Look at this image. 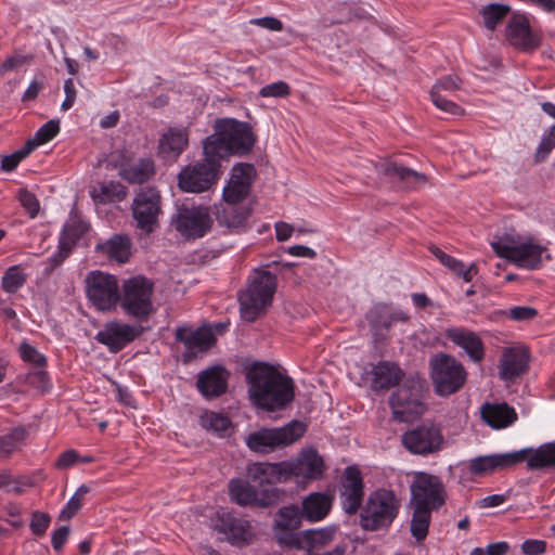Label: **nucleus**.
<instances>
[{"label":"nucleus","mask_w":555,"mask_h":555,"mask_svg":"<svg viewBox=\"0 0 555 555\" xmlns=\"http://www.w3.org/2000/svg\"><path fill=\"white\" fill-rule=\"evenodd\" d=\"M218 224L230 231L244 229L250 216V208L246 204L224 202L211 207Z\"/></svg>","instance_id":"obj_21"},{"label":"nucleus","mask_w":555,"mask_h":555,"mask_svg":"<svg viewBox=\"0 0 555 555\" xmlns=\"http://www.w3.org/2000/svg\"><path fill=\"white\" fill-rule=\"evenodd\" d=\"M221 160L215 154H207L203 147V158L183 167L177 176L178 188L185 193H204L212 189L221 176Z\"/></svg>","instance_id":"obj_4"},{"label":"nucleus","mask_w":555,"mask_h":555,"mask_svg":"<svg viewBox=\"0 0 555 555\" xmlns=\"http://www.w3.org/2000/svg\"><path fill=\"white\" fill-rule=\"evenodd\" d=\"M201 426L219 437L230 436L232 433V423L230 418L218 412H205L199 420Z\"/></svg>","instance_id":"obj_40"},{"label":"nucleus","mask_w":555,"mask_h":555,"mask_svg":"<svg viewBox=\"0 0 555 555\" xmlns=\"http://www.w3.org/2000/svg\"><path fill=\"white\" fill-rule=\"evenodd\" d=\"M189 145V133L185 128H170L159 140L162 153L179 156Z\"/></svg>","instance_id":"obj_38"},{"label":"nucleus","mask_w":555,"mask_h":555,"mask_svg":"<svg viewBox=\"0 0 555 555\" xmlns=\"http://www.w3.org/2000/svg\"><path fill=\"white\" fill-rule=\"evenodd\" d=\"M26 383L41 392L50 387L48 373L41 369L29 372L26 376Z\"/></svg>","instance_id":"obj_60"},{"label":"nucleus","mask_w":555,"mask_h":555,"mask_svg":"<svg viewBox=\"0 0 555 555\" xmlns=\"http://www.w3.org/2000/svg\"><path fill=\"white\" fill-rule=\"evenodd\" d=\"M276 289V278L267 270H255L246 289L238 295L241 315L253 322L271 306Z\"/></svg>","instance_id":"obj_3"},{"label":"nucleus","mask_w":555,"mask_h":555,"mask_svg":"<svg viewBox=\"0 0 555 555\" xmlns=\"http://www.w3.org/2000/svg\"><path fill=\"white\" fill-rule=\"evenodd\" d=\"M461 79L455 75H448L439 79L431 88L430 93H440L446 94L448 96L449 93H452L460 89Z\"/></svg>","instance_id":"obj_55"},{"label":"nucleus","mask_w":555,"mask_h":555,"mask_svg":"<svg viewBox=\"0 0 555 555\" xmlns=\"http://www.w3.org/2000/svg\"><path fill=\"white\" fill-rule=\"evenodd\" d=\"M528 353L526 350L506 348L502 352L499 364V376L502 380L512 382L528 370Z\"/></svg>","instance_id":"obj_26"},{"label":"nucleus","mask_w":555,"mask_h":555,"mask_svg":"<svg viewBox=\"0 0 555 555\" xmlns=\"http://www.w3.org/2000/svg\"><path fill=\"white\" fill-rule=\"evenodd\" d=\"M176 339L185 345L186 351L184 358L191 359L198 351H206L215 343L214 334L210 330L199 327L196 331L186 333L184 328H178L176 332Z\"/></svg>","instance_id":"obj_29"},{"label":"nucleus","mask_w":555,"mask_h":555,"mask_svg":"<svg viewBox=\"0 0 555 555\" xmlns=\"http://www.w3.org/2000/svg\"><path fill=\"white\" fill-rule=\"evenodd\" d=\"M335 532V527L300 531V546L294 547V550H307L308 553H312V550L324 547L331 543L334 540Z\"/></svg>","instance_id":"obj_37"},{"label":"nucleus","mask_w":555,"mask_h":555,"mask_svg":"<svg viewBox=\"0 0 555 555\" xmlns=\"http://www.w3.org/2000/svg\"><path fill=\"white\" fill-rule=\"evenodd\" d=\"M17 198L23 208L28 212L30 218H35L40 209L39 201L36 195L26 189L18 191Z\"/></svg>","instance_id":"obj_57"},{"label":"nucleus","mask_w":555,"mask_h":555,"mask_svg":"<svg viewBox=\"0 0 555 555\" xmlns=\"http://www.w3.org/2000/svg\"><path fill=\"white\" fill-rule=\"evenodd\" d=\"M555 147V125L544 131L535 152V162H543Z\"/></svg>","instance_id":"obj_52"},{"label":"nucleus","mask_w":555,"mask_h":555,"mask_svg":"<svg viewBox=\"0 0 555 555\" xmlns=\"http://www.w3.org/2000/svg\"><path fill=\"white\" fill-rule=\"evenodd\" d=\"M491 245L499 257L528 270H534L542 264L544 259H550V255L543 246L531 241L520 242L509 234L502 236Z\"/></svg>","instance_id":"obj_8"},{"label":"nucleus","mask_w":555,"mask_h":555,"mask_svg":"<svg viewBox=\"0 0 555 555\" xmlns=\"http://www.w3.org/2000/svg\"><path fill=\"white\" fill-rule=\"evenodd\" d=\"M26 282V274L23 273L20 266H12L7 269L2 279L1 286L5 293H16Z\"/></svg>","instance_id":"obj_47"},{"label":"nucleus","mask_w":555,"mask_h":555,"mask_svg":"<svg viewBox=\"0 0 555 555\" xmlns=\"http://www.w3.org/2000/svg\"><path fill=\"white\" fill-rule=\"evenodd\" d=\"M91 197L99 204L120 202L126 197V189L120 182H103L99 186L93 188Z\"/></svg>","instance_id":"obj_39"},{"label":"nucleus","mask_w":555,"mask_h":555,"mask_svg":"<svg viewBox=\"0 0 555 555\" xmlns=\"http://www.w3.org/2000/svg\"><path fill=\"white\" fill-rule=\"evenodd\" d=\"M338 10L341 13V16L337 20L338 23L361 21L369 17V13L364 9L359 7L351 9L345 2L338 5Z\"/></svg>","instance_id":"obj_59"},{"label":"nucleus","mask_w":555,"mask_h":555,"mask_svg":"<svg viewBox=\"0 0 555 555\" xmlns=\"http://www.w3.org/2000/svg\"><path fill=\"white\" fill-rule=\"evenodd\" d=\"M400 505V500L393 491L387 489L373 491L362 509L361 527L370 531L389 527L398 516Z\"/></svg>","instance_id":"obj_5"},{"label":"nucleus","mask_w":555,"mask_h":555,"mask_svg":"<svg viewBox=\"0 0 555 555\" xmlns=\"http://www.w3.org/2000/svg\"><path fill=\"white\" fill-rule=\"evenodd\" d=\"M86 291L89 300L100 311H108L119 301L117 278L108 273L90 272L86 278Z\"/></svg>","instance_id":"obj_13"},{"label":"nucleus","mask_w":555,"mask_h":555,"mask_svg":"<svg viewBox=\"0 0 555 555\" xmlns=\"http://www.w3.org/2000/svg\"><path fill=\"white\" fill-rule=\"evenodd\" d=\"M448 340L461 348L474 363L485 358V345L479 335L464 327H450L444 332Z\"/></svg>","instance_id":"obj_22"},{"label":"nucleus","mask_w":555,"mask_h":555,"mask_svg":"<svg viewBox=\"0 0 555 555\" xmlns=\"http://www.w3.org/2000/svg\"><path fill=\"white\" fill-rule=\"evenodd\" d=\"M522 462V452L494 453L473 457L468 470L474 476H483L512 468Z\"/></svg>","instance_id":"obj_20"},{"label":"nucleus","mask_w":555,"mask_h":555,"mask_svg":"<svg viewBox=\"0 0 555 555\" xmlns=\"http://www.w3.org/2000/svg\"><path fill=\"white\" fill-rule=\"evenodd\" d=\"M142 332L141 326L111 321L96 333L94 338L98 343L106 346L111 352L116 353L133 341Z\"/></svg>","instance_id":"obj_17"},{"label":"nucleus","mask_w":555,"mask_h":555,"mask_svg":"<svg viewBox=\"0 0 555 555\" xmlns=\"http://www.w3.org/2000/svg\"><path fill=\"white\" fill-rule=\"evenodd\" d=\"M413 508L411 519V534L417 541H423L427 534L431 521V513L434 509L421 506H411Z\"/></svg>","instance_id":"obj_42"},{"label":"nucleus","mask_w":555,"mask_h":555,"mask_svg":"<svg viewBox=\"0 0 555 555\" xmlns=\"http://www.w3.org/2000/svg\"><path fill=\"white\" fill-rule=\"evenodd\" d=\"M172 224L184 238H201L212 228L211 207L204 205L181 206L172 217Z\"/></svg>","instance_id":"obj_10"},{"label":"nucleus","mask_w":555,"mask_h":555,"mask_svg":"<svg viewBox=\"0 0 555 555\" xmlns=\"http://www.w3.org/2000/svg\"><path fill=\"white\" fill-rule=\"evenodd\" d=\"M516 452H522V462L526 461L529 470H541L555 466V441L542 443L538 448H525Z\"/></svg>","instance_id":"obj_33"},{"label":"nucleus","mask_w":555,"mask_h":555,"mask_svg":"<svg viewBox=\"0 0 555 555\" xmlns=\"http://www.w3.org/2000/svg\"><path fill=\"white\" fill-rule=\"evenodd\" d=\"M508 42L520 50H533L539 47V37L531 31L529 22L525 15L515 14L506 26Z\"/></svg>","instance_id":"obj_24"},{"label":"nucleus","mask_w":555,"mask_h":555,"mask_svg":"<svg viewBox=\"0 0 555 555\" xmlns=\"http://www.w3.org/2000/svg\"><path fill=\"white\" fill-rule=\"evenodd\" d=\"M20 354L24 361L35 363L38 366H42L46 363V358L27 343L21 344Z\"/></svg>","instance_id":"obj_63"},{"label":"nucleus","mask_w":555,"mask_h":555,"mask_svg":"<svg viewBox=\"0 0 555 555\" xmlns=\"http://www.w3.org/2000/svg\"><path fill=\"white\" fill-rule=\"evenodd\" d=\"M89 491L90 489L88 486H80L69 499L66 506L61 511L60 518L63 520H69L80 509L81 502Z\"/></svg>","instance_id":"obj_48"},{"label":"nucleus","mask_w":555,"mask_h":555,"mask_svg":"<svg viewBox=\"0 0 555 555\" xmlns=\"http://www.w3.org/2000/svg\"><path fill=\"white\" fill-rule=\"evenodd\" d=\"M450 271L461 276L465 282H470L473 276L477 274L478 269L475 263H472L468 268H465L464 263L452 256L444 258L442 262Z\"/></svg>","instance_id":"obj_51"},{"label":"nucleus","mask_w":555,"mask_h":555,"mask_svg":"<svg viewBox=\"0 0 555 555\" xmlns=\"http://www.w3.org/2000/svg\"><path fill=\"white\" fill-rule=\"evenodd\" d=\"M255 177L256 169L251 164L240 163L233 166L230 180L222 191L223 201L244 204Z\"/></svg>","instance_id":"obj_18"},{"label":"nucleus","mask_w":555,"mask_h":555,"mask_svg":"<svg viewBox=\"0 0 555 555\" xmlns=\"http://www.w3.org/2000/svg\"><path fill=\"white\" fill-rule=\"evenodd\" d=\"M219 529L227 535L229 542L234 545L248 543L254 534L249 521L231 514H223L220 517Z\"/></svg>","instance_id":"obj_32"},{"label":"nucleus","mask_w":555,"mask_h":555,"mask_svg":"<svg viewBox=\"0 0 555 555\" xmlns=\"http://www.w3.org/2000/svg\"><path fill=\"white\" fill-rule=\"evenodd\" d=\"M482 420L494 429H502L517 421V413L507 403H485L481 408Z\"/></svg>","instance_id":"obj_34"},{"label":"nucleus","mask_w":555,"mask_h":555,"mask_svg":"<svg viewBox=\"0 0 555 555\" xmlns=\"http://www.w3.org/2000/svg\"><path fill=\"white\" fill-rule=\"evenodd\" d=\"M51 518L42 512H34L31 515L30 530L35 535H42L50 526Z\"/></svg>","instance_id":"obj_62"},{"label":"nucleus","mask_w":555,"mask_h":555,"mask_svg":"<svg viewBox=\"0 0 555 555\" xmlns=\"http://www.w3.org/2000/svg\"><path fill=\"white\" fill-rule=\"evenodd\" d=\"M410 506L439 509L446 502V489L438 476L424 472L414 473L410 483Z\"/></svg>","instance_id":"obj_12"},{"label":"nucleus","mask_w":555,"mask_h":555,"mask_svg":"<svg viewBox=\"0 0 555 555\" xmlns=\"http://www.w3.org/2000/svg\"><path fill=\"white\" fill-rule=\"evenodd\" d=\"M162 199L158 191L152 188L141 190L132 202V216L137 227L145 233H152L162 212Z\"/></svg>","instance_id":"obj_15"},{"label":"nucleus","mask_w":555,"mask_h":555,"mask_svg":"<svg viewBox=\"0 0 555 555\" xmlns=\"http://www.w3.org/2000/svg\"><path fill=\"white\" fill-rule=\"evenodd\" d=\"M96 250L107 256L111 260L125 263L131 255V240L127 235L115 234L106 242L98 244Z\"/></svg>","instance_id":"obj_35"},{"label":"nucleus","mask_w":555,"mask_h":555,"mask_svg":"<svg viewBox=\"0 0 555 555\" xmlns=\"http://www.w3.org/2000/svg\"><path fill=\"white\" fill-rule=\"evenodd\" d=\"M333 495L324 492H311L302 499L300 511L309 522L323 520L331 512Z\"/></svg>","instance_id":"obj_30"},{"label":"nucleus","mask_w":555,"mask_h":555,"mask_svg":"<svg viewBox=\"0 0 555 555\" xmlns=\"http://www.w3.org/2000/svg\"><path fill=\"white\" fill-rule=\"evenodd\" d=\"M249 398L267 411L284 409L294 399V383L269 364H255L247 373Z\"/></svg>","instance_id":"obj_1"},{"label":"nucleus","mask_w":555,"mask_h":555,"mask_svg":"<svg viewBox=\"0 0 555 555\" xmlns=\"http://www.w3.org/2000/svg\"><path fill=\"white\" fill-rule=\"evenodd\" d=\"M153 283L142 276L129 278L122 284L119 302L124 311L137 321H146L153 313Z\"/></svg>","instance_id":"obj_7"},{"label":"nucleus","mask_w":555,"mask_h":555,"mask_svg":"<svg viewBox=\"0 0 555 555\" xmlns=\"http://www.w3.org/2000/svg\"><path fill=\"white\" fill-rule=\"evenodd\" d=\"M283 495V490L272 485H269L268 488H264L262 490L260 496L258 495V500L256 501V503L262 507H269L281 502Z\"/></svg>","instance_id":"obj_58"},{"label":"nucleus","mask_w":555,"mask_h":555,"mask_svg":"<svg viewBox=\"0 0 555 555\" xmlns=\"http://www.w3.org/2000/svg\"><path fill=\"white\" fill-rule=\"evenodd\" d=\"M289 92V86L285 81L280 80L262 87L259 94L262 98H286Z\"/></svg>","instance_id":"obj_61"},{"label":"nucleus","mask_w":555,"mask_h":555,"mask_svg":"<svg viewBox=\"0 0 555 555\" xmlns=\"http://www.w3.org/2000/svg\"><path fill=\"white\" fill-rule=\"evenodd\" d=\"M33 60V54H22L18 52L7 56L0 64V78H3L9 72L16 70L24 65L30 64Z\"/></svg>","instance_id":"obj_50"},{"label":"nucleus","mask_w":555,"mask_h":555,"mask_svg":"<svg viewBox=\"0 0 555 555\" xmlns=\"http://www.w3.org/2000/svg\"><path fill=\"white\" fill-rule=\"evenodd\" d=\"M429 369L435 391L439 396L459 391L467 378L464 365L448 353L434 354L429 360Z\"/></svg>","instance_id":"obj_6"},{"label":"nucleus","mask_w":555,"mask_h":555,"mask_svg":"<svg viewBox=\"0 0 555 555\" xmlns=\"http://www.w3.org/2000/svg\"><path fill=\"white\" fill-rule=\"evenodd\" d=\"M229 373L221 366H212L198 374L196 386L199 392L208 399L225 392Z\"/></svg>","instance_id":"obj_27"},{"label":"nucleus","mask_w":555,"mask_h":555,"mask_svg":"<svg viewBox=\"0 0 555 555\" xmlns=\"http://www.w3.org/2000/svg\"><path fill=\"white\" fill-rule=\"evenodd\" d=\"M306 431L304 423L293 421L283 427L261 428L245 438L247 447L257 453L267 454L297 441Z\"/></svg>","instance_id":"obj_9"},{"label":"nucleus","mask_w":555,"mask_h":555,"mask_svg":"<svg viewBox=\"0 0 555 555\" xmlns=\"http://www.w3.org/2000/svg\"><path fill=\"white\" fill-rule=\"evenodd\" d=\"M372 375L373 389L383 390L397 385L403 374L397 364L383 361L373 367Z\"/></svg>","instance_id":"obj_36"},{"label":"nucleus","mask_w":555,"mask_h":555,"mask_svg":"<svg viewBox=\"0 0 555 555\" xmlns=\"http://www.w3.org/2000/svg\"><path fill=\"white\" fill-rule=\"evenodd\" d=\"M511 7L502 3H490L483 7L481 14L485 27L489 30L495 29L496 25L506 17Z\"/></svg>","instance_id":"obj_46"},{"label":"nucleus","mask_w":555,"mask_h":555,"mask_svg":"<svg viewBox=\"0 0 555 555\" xmlns=\"http://www.w3.org/2000/svg\"><path fill=\"white\" fill-rule=\"evenodd\" d=\"M285 462L254 463L248 466V478L258 486L273 485L286 481Z\"/></svg>","instance_id":"obj_31"},{"label":"nucleus","mask_w":555,"mask_h":555,"mask_svg":"<svg viewBox=\"0 0 555 555\" xmlns=\"http://www.w3.org/2000/svg\"><path fill=\"white\" fill-rule=\"evenodd\" d=\"M369 324L376 341H384L393 322H406L409 315L401 311H392L387 306L377 305L367 313Z\"/></svg>","instance_id":"obj_25"},{"label":"nucleus","mask_w":555,"mask_h":555,"mask_svg":"<svg viewBox=\"0 0 555 555\" xmlns=\"http://www.w3.org/2000/svg\"><path fill=\"white\" fill-rule=\"evenodd\" d=\"M153 173L154 164L150 158H142L120 171L121 177L130 183H144Z\"/></svg>","instance_id":"obj_41"},{"label":"nucleus","mask_w":555,"mask_h":555,"mask_svg":"<svg viewBox=\"0 0 555 555\" xmlns=\"http://www.w3.org/2000/svg\"><path fill=\"white\" fill-rule=\"evenodd\" d=\"M375 168L379 175L390 178L393 182H403L409 188H417L428 182L426 175L389 160L376 164Z\"/></svg>","instance_id":"obj_28"},{"label":"nucleus","mask_w":555,"mask_h":555,"mask_svg":"<svg viewBox=\"0 0 555 555\" xmlns=\"http://www.w3.org/2000/svg\"><path fill=\"white\" fill-rule=\"evenodd\" d=\"M214 129L215 132L203 141L204 149L221 162L232 154H247L256 141L250 126L236 119H218Z\"/></svg>","instance_id":"obj_2"},{"label":"nucleus","mask_w":555,"mask_h":555,"mask_svg":"<svg viewBox=\"0 0 555 555\" xmlns=\"http://www.w3.org/2000/svg\"><path fill=\"white\" fill-rule=\"evenodd\" d=\"M73 246L65 243L61 238L59 240V249L55 254H53L47 262V267L44 269V273L50 275L54 269L60 267L64 260L70 255L73 250Z\"/></svg>","instance_id":"obj_53"},{"label":"nucleus","mask_w":555,"mask_h":555,"mask_svg":"<svg viewBox=\"0 0 555 555\" xmlns=\"http://www.w3.org/2000/svg\"><path fill=\"white\" fill-rule=\"evenodd\" d=\"M286 481L293 477L305 479H319L323 475V459L313 449L304 451L295 463L285 462Z\"/></svg>","instance_id":"obj_23"},{"label":"nucleus","mask_w":555,"mask_h":555,"mask_svg":"<svg viewBox=\"0 0 555 555\" xmlns=\"http://www.w3.org/2000/svg\"><path fill=\"white\" fill-rule=\"evenodd\" d=\"M305 519L299 506L287 505L281 507L273 524V534L276 542L284 547L294 548L300 546V532L297 530Z\"/></svg>","instance_id":"obj_14"},{"label":"nucleus","mask_w":555,"mask_h":555,"mask_svg":"<svg viewBox=\"0 0 555 555\" xmlns=\"http://www.w3.org/2000/svg\"><path fill=\"white\" fill-rule=\"evenodd\" d=\"M31 151L29 147L25 144L22 149L15 151L11 155L2 156L1 158V169L7 172L13 171L18 164L25 159Z\"/></svg>","instance_id":"obj_56"},{"label":"nucleus","mask_w":555,"mask_h":555,"mask_svg":"<svg viewBox=\"0 0 555 555\" xmlns=\"http://www.w3.org/2000/svg\"><path fill=\"white\" fill-rule=\"evenodd\" d=\"M229 492L233 501L240 505H249L258 500L257 490L241 479H232L229 482Z\"/></svg>","instance_id":"obj_43"},{"label":"nucleus","mask_w":555,"mask_h":555,"mask_svg":"<svg viewBox=\"0 0 555 555\" xmlns=\"http://www.w3.org/2000/svg\"><path fill=\"white\" fill-rule=\"evenodd\" d=\"M60 132L59 120L51 119L43 124L35 133V135L26 141V145L33 152L36 147L51 141Z\"/></svg>","instance_id":"obj_45"},{"label":"nucleus","mask_w":555,"mask_h":555,"mask_svg":"<svg viewBox=\"0 0 555 555\" xmlns=\"http://www.w3.org/2000/svg\"><path fill=\"white\" fill-rule=\"evenodd\" d=\"M423 386L420 380L408 379L390 397L393 418L399 422H411L425 411L422 401Z\"/></svg>","instance_id":"obj_11"},{"label":"nucleus","mask_w":555,"mask_h":555,"mask_svg":"<svg viewBox=\"0 0 555 555\" xmlns=\"http://www.w3.org/2000/svg\"><path fill=\"white\" fill-rule=\"evenodd\" d=\"M430 99L434 105L450 115L460 116L464 114V109L460 107L454 101L448 99L446 94L430 93Z\"/></svg>","instance_id":"obj_54"},{"label":"nucleus","mask_w":555,"mask_h":555,"mask_svg":"<svg viewBox=\"0 0 555 555\" xmlns=\"http://www.w3.org/2000/svg\"><path fill=\"white\" fill-rule=\"evenodd\" d=\"M339 494L343 509L350 515L357 513L362 505L364 491L361 472L356 466L345 469Z\"/></svg>","instance_id":"obj_19"},{"label":"nucleus","mask_w":555,"mask_h":555,"mask_svg":"<svg viewBox=\"0 0 555 555\" xmlns=\"http://www.w3.org/2000/svg\"><path fill=\"white\" fill-rule=\"evenodd\" d=\"M88 231V225L82 221L73 220L66 223L60 238L70 246H75L78 240Z\"/></svg>","instance_id":"obj_49"},{"label":"nucleus","mask_w":555,"mask_h":555,"mask_svg":"<svg viewBox=\"0 0 555 555\" xmlns=\"http://www.w3.org/2000/svg\"><path fill=\"white\" fill-rule=\"evenodd\" d=\"M403 446L412 453L427 455L439 451L443 444L441 429L434 424H423L402 435Z\"/></svg>","instance_id":"obj_16"},{"label":"nucleus","mask_w":555,"mask_h":555,"mask_svg":"<svg viewBox=\"0 0 555 555\" xmlns=\"http://www.w3.org/2000/svg\"><path fill=\"white\" fill-rule=\"evenodd\" d=\"M27 431L18 426L10 430V433L0 436V456H9L16 451L25 441Z\"/></svg>","instance_id":"obj_44"},{"label":"nucleus","mask_w":555,"mask_h":555,"mask_svg":"<svg viewBox=\"0 0 555 555\" xmlns=\"http://www.w3.org/2000/svg\"><path fill=\"white\" fill-rule=\"evenodd\" d=\"M44 81L46 76L42 73L38 74L24 92L22 101L28 102L35 100L38 96L39 92L43 89Z\"/></svg>","instance_id":"obj_64"}]
</instances>
